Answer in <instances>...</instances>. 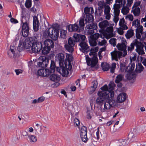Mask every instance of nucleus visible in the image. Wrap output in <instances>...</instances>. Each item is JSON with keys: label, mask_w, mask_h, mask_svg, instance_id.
<instances>
[{"label": "nucleus", "mask_w": 146, "mask_h": 146, "mask_svg": "<svg viewBox=\"0 0 146 146\" xmlns=\"http://www.w3.org/2000/svg\"><path fill=\"white\" fill-rule=\"evenodd\" d=\"M33 27L35 31L37 32L38 30L39 21L37 17L36 16L33 17Z\"/></svg>", "instance_id": "412c9836"}, {"label": "nucleus", "mask_w": 146, "mask_h": 146, "mask_svg": "<svg viewBox=\"0 0 146 146\" xmlns=\"http://www.w3.org/2000/svg\"><path fill=\"white\" fill-rule=\"evenodd\" d=\"M27 139L31 143H35L37 140V138L36 136L31 134L28 135Z\"/></svg>", "instance_id": "b1692460"}, {"label": "nucleus", "mask_w": 146, "mask_h": 146, "mask_svg": "<svg viewBox=\"0 0 146 146\" xmlns=\"http://www.w3.org/2000/svg\"><path fill=\"white\" fill-rule=\"evenodd\" d=\"M29 30L22 29V33L23 36L24 37H26L29 35Z\"/></svg>", "instance_id": "603ef678"}, {"label": "nucleus", "mask_w": 146, "mask_h": 146, "mask_svg": "<svg viewBox=\"0 0 146 146\" xmlns=\"http://www.w3.org/2000/svg\"><path fill=\"white\" fill-rule=\"evenodd\" d=\"M84 18H81L79 21V25L80 26V31H82L84 30V27L85 26V23H84Z\"/></svg>", "instance_id": "2f4dec72"}, {"label": "nucleus", "mask_w": 146, "mask_h": 146, "mask_svg": "<svg viewBox=\"0 0 146 146\" xmlns=\"http://www.w3.org/2000/svg\"><path fill=\"white\" fill-rule=\"evenodd\" d=\"M23 46L27 48H29L31 46V43L28 38H26L23 42Z\"/></svg>", "instance_id": "393cba45"}, {"label": "nucleus", "mask_w": 146, "mask_h": 146, "mask_svg": "<svg viewBox=\"0 0 146 146\" xmlns=\"http://www.w3.org/2000/svg\"><path fill=\"white\" fill-rule=\"evenodd\" d=\"M58 58L60 64L62 63L64 60V55L63 54L59 53L58 54Z\"/></svg>", "instance_id": "58836bf2"}, {"label": "nucleus", "mask_w": 146, "mask_h": 146, "mask_svg": "<svg viewBox=\"0 0 146 146\" xmlns=\"http://www.w3.org/2000/svg\"><path fill=\"white\" fill-rule=\"evenodd\" d=\"M125 29H123L122 27H120L118 28L117 29V31L118 33L121 35H122L124 33L123 30H125Z\"/></svg>", "instance_id": "bf43d9fd"}, {"label": "nucleus", "mask_w": 146, "mask_h": 146, "mask_svg": "<svg viewBox=\"0 0 146 146\" xmlns=\"http://www.w3.org/2000/svg\"><path fill=\"white\" fill-rule=\"evenodd\" d=\"M102 70L105 71H108L109 68V64L107 63L102 62L101 64Z\"/></svg>", "instance_id": "e433bc0d"}, {"label": "nucleus", "mask_w": 146, "mask_h": 146, "mask_svg": "<svg viewBox=\"0 0 146 146\" xmlns=\"http://www.w3.org/2000/svg\"><path fill=\"white\" fill-rule=\"evenodd\" d=\"M123 67L124 69L123 70V71H125V72H129L132 71L131 69V68L130 67V65H129L128 66L126 67L124 66Z\"/></svg>", "instance_id": "13d9d810"}, {"label": "nucleus", "mask_w": 146, "mask_h": 146, "mask_svg": "<svg viewBox=\"0 0 146 146\" xmlns=\"http://www.w3.org/2000/svg\"><path fill=\"white\" fill-rule=\"evenodd\" d=\"M98 5L99 6L98 8L100 9H102L105 7V6H107L106 3L103 0H101L99 1L98 3Z\"/></svg>", "instance_id": "4c0bfd02"}, {"label": "nucleus", "mask_w": 146, "mask_h": 146, "mask_svg": "<svg viewBox=\"0 0 146 146\" xmlns=\"http://www.w3.org/2000/svg\"><path fill=\"white\" fill-rule=\"evenodd\" d=\"M143 26L139 27L136 30V36L137 39L141 40H143L145 38H143L144 36V33L143 32Z\"/></svg>", "instance_id": "9d476101"}, {"label": "nucleus", "mask_w": 146, "mask_h": 146, "mask_svg": "<svg viewBox=\"0 0 146 146\" xmlns=\"http://www.w3.org/2000/svg\"><path fill=\"white\" fill-rule=\"evenodd\" d=\"M28 132H27L25 131H23L21 133V135L23 136H27L28 137V135H29Z\"/></svg>", "instance_id": "0e129e2a"}, {"label": "nucleus", "mask_w": 146, "mask_h": 146, "mask_svg": "<svg viewBox=\"0 0 146 146\" xmlns=\"http://www.w3.org/2000/svg\"><path fill=\"white\" fill-rule=\"evenodd\" d=\"M25 5L27 8L29 9L30 8L32 5V0H26L25 3Z\"/></svg>", "instance_id": "49530a36"}, {"label": "nucleus", "mask_w": 146, "mask_h": 146, "mask_svg": "<svg viewBox=\"0 0 146 146\" xmlns=\"http://www.w3.org/2000/svg\"><path fill=\"white\" fill-rule=\"evenodd\" d=\"M73 36L76 42H80L79 46L81 47V50L84 53H87L90 49L87 44L84 41L86 39L85 36L75 33L74 34Z\"/></svg>", "instance_id": "7ed1b4c3"}, {"label": "nucleus", "mask_w": 146, "mask_h": 146, "mask_svg": "<svg viewBox=\"0 0 146 146\" xmlns=\"http://www.w3.org/2000/svg\"><path fill=\"white\" fill-rule=\"evenodd\" d=\"M126 78L129 80H134L136 78V76L133 73L127 74L126 75Z\"/></svg>", "instance_id": "c9c22d12"}, {"label": "nucleus", "mask_w": 146, "mask_h": 146, "mask_svg": "<svg viewBox=\"0 0 146 146\" xmlns=\"http://www.w3.org/2000/svg\"><path fill=\"white\" fill-rule=\"evenodd\" d=\"M85 13L84 16L86 21V24L93 23L94 21V17L92 15L94 13V10L93 7H86L84 9Z\"/></svg>", "instance_id": "20e7f679"}, {"label": "nucleus", "mask_w": 146, "mask_h": 146, "mask_svg": "<svg viewBox=\"0 0 146 146\" xmlns=\"http://www.w3.org/2000/svg\"><path fill=\"white\" fill-rule=\"evenodd\" d=\"M44 99H45L44 97L43 96L40 97L38 99V102H39V103L41 102L44 100Z\"/></svg>", "instance_id": "338daca9"}, {"label": "nucleus", "mask_w": 146, "mask_h": 146, "mask_svg": "<svg viewBox=\"0 0 146 146\" xmlns=\"http://www.w3.org/2000/svg\"><path fill=\"white\" fill-rule=\"evenodd\" d=\"M119 25L120 27H122L123 29H127L128 27L126 25L125 19L123 18L121 19L119 21Z\"/></svg>", "instance_id": "a878e982"}, {"label": "nucleus", "mask_w": 146, "mask_h": 146, "mask_svg": "<svg viewBox=\"0 0 146 146\" xmlns=\"http://www.w3.org/2000/svg\"><path fill=\"white\" fill-rule=\"evenodd\" d=\"M55 63L54 61L51 60L50 68V70H52V72H54L55 70H56V68Z\"/></svg>", "instance_id": "37998d69"}, {"label": "nucleus", "mask_w": 146, "mask_h": 146, "mask_svg": "<svg viewBox=\"0 0 146 146\" xmlns=\"http://www.w3.org/2000/svg\"><path fill=\"white\" fill-rule=\"evenodd\" d=\"M109 25L108 21L107 20H105L100 22L99 24L100 27L103 30H104Z\"/></svg>", "instance_id": "5701e85b"}, {"label": "nucleus", "mask_w": 146, "mask_h": 146, "mask_svg": "<svg viewBox=\"0 0 146 146\" xmlns=\"http://www.w3.org/2000/svg\"><path fill=\"white\" fill-rule=\"evenodd\" d=\"M132 11L135 16H138L140 14V10L139 7H132Z\"/></svg>", "instance_id": "c756f323"}, {"label": "nucleus", "mask_w": 146, "mask_h": 146, "mask_svg": "<svg viewBox=\"0 0 146 146\" xmlns=\"http://www.w3.org/2000/svg\"><path fill=\"white\" fill-rule=\"evenodd\" d=\"M43 36L45 38L48 37L54 40H57L59 36V31H55L54 29L52 27H50L48 29H46L43 34Z\"/></svg>", "instance_id": "39448f33"}, {"label": "nucleus", "mask_w": 146, "mask_h": 146, "mask_svg": "<svg viewBox=\"0 0 146 146\" xmlns=\"http://www.w3.org/2000/svg\"><path fill=\"white\" fill-rule=\"evenodd\" d=\"M86 28L88 29L86 30V33L88 35H92L94 32V30L96 29L97 28V25L96 23H87Z\"/></svg>", "instance_id": "423d86ee"}, {"label": "nucleus", "mask_w": 146, "mask_h": 146, "mask_svg": "<svg viewBox=\"0 0 146 146\" xmlns=\"http://www.w3.org/2000/svg\"><path fill=\"white\" fill-rule=\"evenodd\" d=\"M75 42L76 41L75 39L74 40L72 38H69L68 40V44H66L64 45L66 49L69 52H73L74 51L73 47L75 45Z\"/></svg>", "instance_id": "0eeeda50"}, {"label": "nucleus", "mask_w": 146, "mask_h": 146, "mask_svg": "<svg viewBox=\"0 0 146 146\" xmlns=\"http://www.w3.org/2000/svg\"><path fill=\"white\" fill-rule=\"evenodd\" d=\"M15 72L17 75H19L20 74L22 73L23 72V71L22 70L19 69L15 70Z\"/></svg>", "instance_id": "774afa93"}, {"label": "nucleus", "mask_w": 146, "mask_h": 146, "mask_svg": "<svg viewBox=\"0 0 146 146\" xmlns=\"http://www.w3.org/2000/svg\"><path fill=\"white\" fill-rule=\"evenodd\" d=\"M50 48V47H48L47 46H44L42 50V53L44 54H46L49 53Z\"/></svg>", "instance_id": "79ce46f5"}, {"label": "nucleus", "mask_w": 146, "mask_h": 146, "mask_svg": "<svg viewBox=\"0 0 146 146\" xmlns=\"http://www.w3.org/2000/svg\"><path fill=\"white\" fill-rule=\"evenodd\" d=\"M116 67V64L113 63L111 64V66L110 68V72L111 73H113L114 72L115 70Z\"/></svg>", "instance_id": "4d7b16f0"}, {"label": "nucleus", "mask_w": 146, "mask_h": 146, "mask_svg": "<svg viewBox=\"0 0 146 146\" xmlns=\"http://www.w3.org/2000/svg\"><path fill=\"white\" fill-rule=\"evenodd\" d=\"M66 32L65 30L62 29L60 31V36L63 39H65L66 37Z\"/></svg>", "instance_id": "a18cd8bd"}, {"label": "nucleus", "mask_w": 146, "mask_h": 146, "mask_svg": "<svg viewBox=\"0 0 146 146\" xmlns=\"http://www.w3.org/2000/svg\"><path fill=\"white\" fill-rule=\"evenodd\" d=\"M123 78V76L122 74L118 75L116 77L115 82L116 83H118L121 81Z\"/></svg>", "instance_id": "ea45409f"}, {"label": "nucleus", "mask_w": 146, "mask_h": 146, "mask_svg": "<svg viewBox=\"0 0 146 146\" xmlns=\"http://www.w3.org/2000/svg\"><path fill=\"white\" fill-rule=\"evenodd\" d=\"M109 43L113 46H115L116 43V39L115 38L111 39L109 41Z\"/></svg>", "instance_id": "3c124183"}, {"label": "nucleus", "mask_w": 146, "mask_h": 146, "mask_svg": "<svg viewBox=\"0 0 146 146\" xmlns=\"http://www.w3.org/2000/svg\"><path fill=\"white\" fill-rule=\"evenodd\" d=\"M127 94L122 92L119 94L117 96L116 102L117 103H121L124 102L126 100Z\"/></svg>", "instance_id": "4468645a"}, {"label": "nucleus", "mask_w": 146, "mask_h": 146, "mask_svg": "<svg viewBox=\"0 0 146 146\" xmlns=\"http://www.w3.org/2000/svg\"><path fill=\"white\" fill-rule=\"evenodd\" d=\"M134 35L133 30L132 29L128 30L125 35V36L127 38L130 39Z\"/></svg>", "instance_id": "bb28decb"}, {"label": "nucleus", "mask_w": 146, "mask_h": 146, "mask_svg": "<svg viewBox=\"0 0 146 146\" xmlns=\"http://www.w3.org/2000/svg\"><path fill=\"white\" fill-rule=\"evenodd\" d=\"M40 61H42V68L47 67L49 62V59L45 56H41L38 58Z\"/></svg>", "instance_id": "6ab92c4d"}, {"label": "nucleus", "mask_w": 146, "mask_h": 146, "mask_svg": "<svg viewBox=\"0 0 146 146\" xmlns=\"http://www.w3.org/2000/svg\"><path fill=\"white\" fill-rule=\"evenodd\" d=\"M95 88L91 86L90 88H88V91L90 94H92L96 90Z\"/></svg>", "instance_id": "e2e57ef3"}, {"label": "nucleus", "mask_w": 146, "mask_h": 146, "mask_svg": "<svg viewBox=\"0 0 146 146\" xmlns=\"http://www.w3.org/2000/svg\"><path fill=\"white\" fill-rule=\"evenodd\" d=\"M117 47L118 50L123 51L124 54H123V56H125L127 54V52L126 50L127 46L125 43L123 42L118 43L117 45Z\"/></svg>", "instance_id": "dca6fc26"}, {"label": "nucleus", "mask_w": 146, "mask_h": 146, "mask_svg": "<svg viewBox=\"0 0 146 146\" xmlns=\"http://www.w3.org/2000/svg\"><path fill=\"white\" fill-rule=\"evenodd\" d=\"M56 70L61 74L63 76L67 77L69 74V72L67 69L63 66L57 67Z\"/></svg>", "instance_id": "ddd939ff"}, {"label": "nucleus", "mask_w": 146, "mask_h": 146, "mask_svg": "<svg viewBox=\"0 0 146 146\" xmlns=\"http://www.w3.org/2000/svg\"><path fill=\"white\" fill-rule=\"evenodd\" d=\"M110 8L109 6L107 5L105 6L104 10V15L106 19L108 20L110 19L111 17V15L110 13Z\"/></svg>", "instance_id": "aec40b11"}, {"label": "nucleus", "mask_w": 146, "mask_h": 146, "mask_svg": "<svg viewBox=\"0 0 146 146\" xmlns=\"http://www.w3.org/2000/svg\"><path fill=\"white\" fill-rule=\"evenodd\" d=\"M98 50V47L94 48H91L90 49L89 55L91 56L90 58L88 55L86 56V59L87 65L90 66L91 67H93L96 66L98 62L96 52Z\"/></svg>", "instance_id": "f03ea898"}, {"label": "nucleus", "mask_w": 146, "mask_h": 146, "mask_svg": "<svg viewBox=\"0 0 146 146\" xmlns=\"http://www.w3.org/2000/svg\"><path fill=\"white\" fill-rule=\"evenodd\" d=\"M15 47L14 46H11L10 48V52L12 53V55H9V57L10 58H12L15 56Z\"/></svg>", "instance_id": "de8ad7c7"}, {"label": "nucleus", "mask_w": 146, "mask_h": 146, "mask_svg": "<svg viewBox=\"0 0 146 146\" xmlns=\"http://www.w3.org/2000/svg\"><path fill=\"white\" fill-rule=\"evenodd\" d=\"M73 123L74 126L78 127L80 125V121L77 118H75L73 120Z\"/></svg>", "instance_id": "6e6d98bb"}, {"label": "nucleus", "mask_w": 146, "mask_h": 146, "mask_svg": "<svg viewBox=\"0 0 146 146\" xmlns=\"http://www.w3.org/2000/svg\"><path fill=\"white\" fill-rule=\"evenodd\" d=\"M99 34L98 33H95L90 36V39L89 40V42L91 46H95L96 45V40L99 38Z\"/></svg>", "instance_id": "9b49d317"}, {"label": "nucleus", "mask_w": 146, "mask_h": 146, "mask_svg": "<svg viewBox=\"0 0 146 146\" xmlns=\"http://www.w3.org/2000/svg\"><path fill=\"white\" fill-rule=\"evenodd\" d=\"M133 2V0H127L126 6L130 7Z\"/></svg>", "instance_id": "680f3d73"}, {"label": "nucleus", "mask_w": 146, "mask_h": 146, "mask_svg": "<svg viewBox=\"0 0 146 146\" xmlns=\"http://www.w3.org/2000/svg\"><path fill=\"white\" fill-rule=\"evenodd\" d=\"M45 70L46 71H45V76H48L50 75H51L54 72H52L50 69H45Z\"/></svg>", "instance_id": "8fccbe9b"}, {"label": "nucleus", "mask_w": 146, "mask_h": 146, "mask_svg": "<svg viewBox=\"0 0 146 146\" xmlns=\"http://www.w3.org/2000/svg\"><path fill=\"white\" fill-rule=\"evenodd\" d=\"M80 137L82 141L84 142H86L88 140L87 137V129L84 126L82 127L80 130Z\"/></svg>", "instance_id": "1a4fd4ad"}, {"label": "nucleus", "mask_w": 146, "mask_h": 146, "mask_svg": "<svg viewBox=\"0 0 146 146\" xmlns=\"http://www.w3.org/2000/svg\"><path fill=\"white\" fill-rule=\"evenodd\" d=\"M117 11H116V9H114V17L113 20L114 22L116 23L119 20L118 16L119 15L120 12V10H117Z\"/></svg>", "instance_id": "cd10ccee"}, {"label": "nucleus", "mask_w": 146, "mask_h": 146, "mask_svg": "<svg viewBox=\"0 0 146 146\" xmlns=\"http://www.w3.org/2000/svg\"><path fill=\"white\" fill-rule=\"evenodd\" d=\"M115 1L116 3H115L114 5L113 9H116L117 11V10H120L122 5H125L126 3L125 0H115Z\"/></svg>", "instance_id": "2eb2a0df"}, {"label": "nucleus", "mask_w": 146, "mask_h": 146, "mask_svg": "<svg viewBox=\"0 0 146 146\" xmlns=\"http://www.w3.org/2000/svg\"><path fill=\"white\" fill-rule=\"evenodd\" d=\"M49 78L51 80L53 81H57L60 79V77L54 74H52L49 77Z\"/></svg>", "instance_id": "c85d7f7f"}, {"label": "nucleus", "mask_w": 146, "mask_h": 146, "mask_svg": "<svg viewBox=\"0 0 146 146\" xmlns=\"http://www.w3.org/2000/svg\"><path fill=\"white\" fill-rule=\"evenodd\" d=\"M22 22V29L24 30H29V24L27 22L25 23Z\"/></svg>", "instance_id": "c03bdc74"}, {"label": "nucleus", "mask_w": 146, "mask_h": 146, "mask_svg": "<svg viewBox=\"0 0 146 146\" xmlns=\"http://www.w3.org/2000/svg\"><path fill=\"white\" fill-rule=\"evenodd\" d=\"M31 47V50L33 52L36 53L40 51L42 49V45L40 42H36V44H33Z\"/></svg>", "instance_id": "f8f14e48"}, {"label": "nucleus", "mask_w": 146, "mask_h": 146, "mask_svg": "<svg viewBox=\"0 0 146 146\" xmlns=\"http://www.w3.org/2000/svg\"><path fill=\"white\" fill-rule=\"evenodd\" d=\"M109 90L110 91H113L115 86V85L113 82H111L109 85Z\"/></svg>", "instance_id": "864d4df0"}, {"label": "nucleus", "mask_w": 146, "mask_h": 146, "mask_svg": "<svg viewBox=\"0 0 146 146\" xmlns=\"http://www.w3.org/2000/svg\"><path fill=\"white\" fill-rule=\"evenodd\" d=\"M106 43V41L105 40L103 39L101 41H99L98 42V44L99 45L103 46L105 45Z\"/></svg>", "instance_id": "052dcab7"}, {"label": "nucleus", "mask_w": 146, "mask_h": 146, "mask_svg": "<svg viewBox=\"0 0 146 146\" xmlns=\"http://www.w3.org/2000/svg\"><path fill=\"white\" fill-rule=\"evenodd\" d=\"M113 31V28L112 27L110 26L107 27V28H106V32L108 33H109L110 35L112 34Z\"/></svg>", "instance_id": "5fc2aeb1"}, {"label": "nucleus", "mask_w": 146, "mask_h": 146, "mask_svg": "<svg viewBox=\"0 0 146 146\" xmlns=\"http://www.w3.org/2000/svg\"><path fill=\"white\" fill-rule=\"evenodd\" d=\"M28 38L30 41V42H31L32 45H33V44H36V42H37V39L35 36L28 37Z\"/></svg>", "instance_id": "a19ab883"}, {"label": "nucleus", "mask_w": 146, "mask_h": 146, "mask_svg": "<svg viewBox=\"0 0 146 146\" xmlns=\"http://www.w3.org/2000/svg\"><path fill=\"white\" fill-rule=\"evenodd\" d=\"M112 60H115L116 61L123 56L122 52L119 51L114 50L111 53Z\"/></svg>", "instance_id": "6e6552de"}, {"label": "nucleus", "mask_w": 146, "mask_h": 146, "mask_svg": "<svg viewBox=\"0 0 146 146\" xmlns=\"http://www.w3.org/2000/svg\"><path fill=\"white\" fill-rule=\"evenodd\" d=\"M54 44L53 41L49 39H46L44 42V46L50 47V48H53Z\"/></svg>", "instance_id": "4be33fe9"}, {"label": "nucleus", "mask_w": 146, "mask_h": 146, "mask_svg": "<svg viewBox=\"0 0 146 146\" xmlns=\"http://www.w3.org/2000/svg\"><path fill=\"white\" fill-rule=\"evenodd\" d=\"M123 8L121 9V12L124 15L127 14L129 12V7L127 6H125V5H122Z\"/></svg>", "instance_id": "72a5a7b5"}, {"label": "nucleus", "mask_w": 146, "mask_h": 146, "mask_svg": "<svg viewBox=\"0 0 146 146\" xmlns=\"http://www.w3.org/2000/svg\"><path fill=\"white\" fill-rule=\"evenodd\" d=\"M66 58L68 60V65L66 64L65 63V66L66 68H68V70H70L72 68L71 62L73 60V56L70 54H67L66 55Z\"/></svg>", "instance_id": "f3484780"}, {"label": "nucleus", "mask_w": 146, "mask_h": 146, "mask_svg": "<svg viewBox=\"0 0 146 146\" xmlns=\"http://www.w3.org/2000/svg\"><path fill=\"white\" fill-rule=\"evenodd\" d=\"M132 25L133 27H135V28L137 27L136 29H137L139 27L142 26L140 25V21L138 19H137L133 21Z\"/></svg>", "instance_id": "f704fd0d"}, {"label": "nucleus", "mask_w": 146, "mask_h": 146, "mask_svg": "<svg viewBox=\"0 0 146 146\" xmlns=\"http://www.w3.org/2000/svg\"><path fill=\"white\" fill-rule=\"evenodd\" d=\"M143 68L142 65L140 63H138V64H136L135 71L137 73H140L143 70Z\"/></svg>", "instance_id": "7c9ffc66"}, {"label": "nucleus", "mask_w": 146, "mask_h": 146, "mask_svg": "<svg viewBox=\"0 0 146 146\" xmlns=\"http://www.w3.org/2000/svg\"><path fill=\"white\" fill-rule=\"evenodd\" d=\"M45 69H43L39 70L38 72V74L40 76H45Z\"/></svg>", "instance_id": "09e8293b"}, {"label": "nucleus", "mask_w": 146, "mask_h": 146, "mask_svg": "<svg viewBox=\"0 0 146 146\" xmlns=\"http://www.w3.org/2000/svg\"><path fill=\"white\" fill-rule=\"evenodd\" d=\"M101 89L102 90V91H104L105 92H113L114 94V93L113 91H110L109 90V88L107 85H105L101 88Z\"/></svg>", "instance_id": "473e14b6"}, {"label": "nucleus", "mask_w": 146, "mask_h": 146, "mask_svg": "<svg viewBox=\"0 0 146 146\" xmlns=\"http://www.w3.org/2000/svg\"><path fill=\"white\" fill-rule=\"evenodd\" d=\"M106 49V47H105L102 48L100 49L99 51L98 52V54L99 55V57H100L101 54V53L103 51H105Z\"/></svg>", "instance_id": "69168bd1"}, {"label": "nucleus", "mask_w": 146, "mask_h": 146, "mask_svg": "<svg viewBox=\"0 0 146 146\" xmlns=\"http://www.w3.org/2000/svg\"><path fill=\"white\" fill-rule=\"evenodd\" d=\"M98 97L96 100V104L101 106L104 104V108H101V111H106L112 107L115 103V100L113 99L114 94L113 92H105L104 91H99L97 94Z\"/></svg>", "instance_id": "f257e3e1"}, {"label": "nucleus", "mask_w": 146, "mask_h": 146, "mask_svg": "<svg viewBox=\"0 0 146 146\" xmlns=\"http://www.w3.org/2000/svg\"><path fill=\"white\" fill-rule=\"evenodd\" d=\"M68 29L70 32H80L82 31H80V29L78 26L76 24L69 25L68 27Z\"/></svg>", "instance_id": "a211bd4d"}]
</instances>
